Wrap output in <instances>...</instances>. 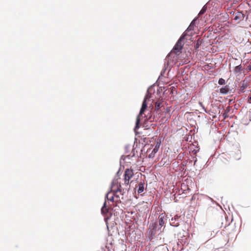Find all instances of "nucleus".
Segmentation results:
<instances>
[{"label": "nucleus", "instance_id": "nucleus-13", "mask_svg": "<svg viewBox=\"0 0 251 251\" xmlns=\"http://www.w3.org/2000/svg\"><path fill=\"white\" fill-rule=\"evenodd\" d=\"M180 217L176 215L174 218L171 219V225L174 226H177L179 225V219Z\"/></svg>", "mask_w": 251, "mask_h": 251}, {"label": "nucleus", "instance_id": "nucleus-2", "mask_svg": "<svg viewBox=\"0 0 251 251\" xmlns=\"http://www.w3.org/2000/svg\"><path fill=\"white\" fill-rule=\"evenodd\" d=\"M111 191L117 194L120 193V195L123 196L124 190L122 189L121 183L118 179H115L113 180L111 186Z\"/></svg>", "mask_w": 251, "mask_h": 251}, {"label": "nucleus", "instance_id": "nucleus-19", "mask_svg": "<svg viewBox=\"0 0 251 251\" xmlns=\"http://www.w3.org/2000/svg\"><path fill=\"white\" fill-rule=\"evenodd\" d=\"M242 70V67L241 66V65L237 66L234 68V72L235 73H240Z\"/></svg>", "mask_w": 251, "mask_h": 251}, {"label": "nucleus", "instance_id": "nucleus-4", "mask_svg": "<svg viewBox=\"0 0 251 251\" xmlns=\"http://www.w3.org/2000/svg\"><path fill=\"white\" fill-rule=\"evenodd\" d=\"M134 173L133 170L131 169H126L124 173V182L125 184L128 185L132 181H130L131 178L133 176Z\"/></svg>", "mask_w": 251, "mask_h": 251}, {"label": "nucleus", "instance_id": "nucleus-14", "mask_svg": "<svg viewBox=\"0 0 251 251\" xmlns=\"http://www.w3.org/2000/svg\"><path fill=\"white\" fill-rule=\"evenodd\" d=\"M145 182L144 181L139 182L138 185L137 192L139 194L142 193L144 190Z\"/></svg>", "mask_w": 251, "mask_h": 251}, {"label": "nucleus", "instance_id": "nucleus-17", "mask_svg": "<svg viewBox=\"0 0 251 251\" xmlns=\"http://www.w3.org/2000/svg\"><path fill=\"white\" fill-rule=\"evenodd\" d=\"M108 208L106 207V201L104 202L103 206L102 207L101 209V213L103 214H106L108 212Z\"/></svg>", "mask_w": 251, "mask_h": 251}, {"label": "nucleus", "instance_id": "nucleus-3", "mask_svg": "<svg viewBox=\"0 0 251 251\" xmlns=\"http://www.w3.org/2000/svg\"><path fill=\"white\" fill-rule=\"evenodd\" d=\"M148 99V98L147 97V96H146V97L145 98V99L144 100L141 108L139 114L138 115V116H137V117L136 118L135 129L139 128L140 127L139 124H140V117L142 116L143 114L144 113V111L147 109V100Z\"/></svg>", "mask_w": 251, "mask_h": 251}, {"label": "nucleus", "instance_id": "nucleus-15", "mask_svg": "<svg viewBox=\"0 0 251 251\" xmlns=\"http://www.w3.org/2000/svg\"><path fill=\"white\" fill-rule=\"evenodd\" d=\"M248 83L247 81H246L245 80H243L239 89L240 92L241 93L244 92L245 90L248 87Z\"/></svg>", "mask_w": 251, "mask_h": 251}, {"label": "nucleus", "instance_id": "nucleus-24", "mask_svg": "<svg viewBox=\"0 0 251 251\" xmlns=\"http://www.w3.org/2000/svg\"><path fill=\"white\" fill-rule=\"evenodd\" d=\"M183 63H187V60H185V61L183 62Z\"/></svg>", "mask_w": 251, "mask_h": 251}, {"label": "nucleus", "instance_id": "nucleus-1", "mask_svg": "<svg viewBox=\"0 0 251 251\" xmlns=\"http://www.w3.org/2000/svg\"><path fill=\"white\" fill-rule=\"evenodd\" d=\"M179 53H176V52L171 51L165 59L168 65L173 66L176 64L179 59Z\"/></svg>", "mask_w": 251, "mask_h": 251}, {"label": "nucleus", "instance_id": "nucleus-22", "mask_svg": "<svg viewBox=\"0 0 251 251\" xmlns=\"http://www.w3.org/2000/svg\"><path fill=\"white\" fill-rule=\"evenodd\" d=\"M199 46H200V43L199 42V40H198L197 43L195 45V48L196 49H197L199 48Z\"/></svg>", "mask_w": 251, "mask_h": 251}, {"label": "nucleus", "instance_id": "nucleus-10", "mask_svg": "<svg viewBox=\"0 0 251 251\" xmlns=\"http://www.w3.org/2000/svg\"><path fill=\"white\" fill-rule=\"evenodd\" d=\"M234 20L239 23L240 21H243L244 19V14L242 12H238L235 14Z\"/></svg>", "mask_w": 251, "mask_h": 251}, {"label": "nucleus", "instance_id": "nucleus-6", "mask_svg": "<svg viewBox=\"0 0 251 251\" xmlns=\"http://www.w3.org/2000/svg\"><path fill=\"white\" fill-rule=\"evenodd\" d=\"M160 144V141H157L154 148L152 150H151V149H149L148 150L147 152L149 153L148 156L149 158L152 159L154 157L155 154L158 151Z\"/></svg>", "mask_w": 251, "mask_h": 251}, {"label": "nucleus", "instance_id": "nucleus-11", "mask_svg": "<svg viewBox=\"0 0 251 251\" xmlns=\"http://www.w3.org/2000/svg\"><path fill=\"white\" fill-rule=\"evenodd\" d=\"M165 218L166 214L165 213H161L158 217L159 225L161 227L165 224V220H166Z\"/></svg>", "mask_w": 251, "mask_h": 251}, {"label": "nucleus", "instance_id": "nucleus-8", "mask_svg": "<svg viewBox=\"0 0 251 251\" xmlns=\"http://www.w3.org/2000/svg\"><path fill=\"white\" fill-rule=\"evenodd\" d=\"M183 39V36L180 37V38L179 39V40L174 46L173 50L172 51L176 52V53L179 54L181 52V50L184 45V43H183L182 41Z\"/></svg>", "mask_w": 251, "mask_h": 251}, {"label": "nucleus", "instance_id": "nucleus-7", "mask_svg": "<svg viewBox=\"0 0 251 251\" xmlns=\"http://www.w3.org/2000/svg\"><path fill=\"white\" fill-rule=\"evenodd\" d=\"M195 22V20H194L193 21H192V22L191 23L190 25L188 27L187 29L183 33L182 36H183V37L184 38L185 36H192L194 34V33H195V32H194Z\"/></svg>", "mask_w": 251, "mask_h": 251}, {"label": "nucleus", "instance_id": "nucleus-18", "mask_svg": "<svg viewBox=\"0 0 251 251\" xmlns=\"http://www.w3.org/2000/svg\"><path fill=\"white\" fill-rule=\"evenodd\" d=\"M162 101L161 100H158L155 103V110H158L162 106Z\"/></svg>", "mask_w": 251, "mask_h": 251}, {"label": "nucleus", "instance_id": "nucleus-12", "mask_svg": "<svg viewBox=\"0 0 251 251\" xmlns=\"http://www.w3.org/2000/svg\"><path fill=\"white\" fill-rule=\"evenodd\" d=\"M230 155L235 160H239L241 157V152L240 150L236 149L232 151Z\"/></svg>", "mask_w": 251, "mask_h": 251}, {"label": "nucleus", "instance_id": "nucleus-21", "mask_svg": "<svg viewBox=\"0 0 251 251\" xmlns=\"http://www.w3.org/2000/svg\"><path fill=\"white\" fill-rule=\"evenodd\" d=\"M206 11V9L204 7L202 8V9L200 11V12L199 13V15H202L204 13V12Z\"/></svg>", "mask_w": 251, "mask_h": 251}, {"label": "nucleus", "instance_id": "nucleus-16", "mask_svg": "<svg viewBox=\"0 0 251 251\" xmlns=\"http://www.w3.org/2000/svg\"><path fill=\"white\" fill-rule=\"evenodd\" d=\"M229 87L228 85H226L223 87H222L220 89V92L221 93L223 94H227L229 92Z\"/></svg>", "mask_w": 251, "mask_h": 251}, {"label": "nucleus", "instance_id": "nucleus-20", "mask_svg": "<svg viewBox=\"0 0 251 251\" xmlns=\"http://www.w3.org/2000/svg\"><path fill=\"white\" fill-rule=\"evenodd\" d=\"M218 83L220 85H224L225 84V80L224 79L221 78L219 79Z\"/></svg>", "mask_w": 251, "mask_h": 251}, {"label": "nucleus", "instance_id": "nucleus-26", "mask_svg": "<svg viewBox=\"0 0 251 251\" xmlns=\"http://www.w3.org/2000/svg\"><path fill=\"white\" fill-rule=\"evenodd\" d=\"M200 104L201 105V104H202V103H201V102H200Z\"/></svg>", "mask_w": 251, "mask_h": 251}, {"label": "nucleus", "instance_id": "nucleus-25", "mask_svg": "<svg viewBox=\"0 0 251 251\" xmlns=\"http://www.w3.org/2000/svg\"><path fill=\"white\" fill-rule=\"evenodd\" d=\"M190 189L189 188H187V190L189 191Z\"/></svg>", "mask_w": 251, "mask_h": 251}, {"label": "nucleus", "instance_id": "nucleus-23", "mask_svg": "<svg viewBox=\"0 0 251 251\" xmlns=\"http://www.w3.org/2000/svg\"><path fill=\"white\" fill-rule=\"evenodd\" d=\"M247 68H248V70L251 71V65L248 66Z\"/></svg>", "mask_w": 251, "mask_h": 251}, {"label": "nucleus", "instance_id": "nucleus-5", "mask_svg": "<svg viewBox=\"0 0 251 251\" xmlns=\"http://www.w3.org/2000/svg\"><path fill=\"white\" fill-rule=\"evenodd\" d=\"M105 199H107L108 201L111 202H119L120 201V195L114 193L111 191L107 193L105 197Z\"/></svg>", "mask_w": 251, "mask_h": 251}, {"label": "nucleus", "instance_id": "nucleus-9", "mask_svg": "<svg viewBox=\"0 0 251 251\" xmlns=\"http://www.w3.org/2000/svg\"><path fill=\"white\" fill-rule=\"evenodd\" d=\"M156 223H151L150 225L149 229H150V238L151 239H152L153 238V237L154 236L155 234V231H156Z\"/></svg>", "mask_w": 251, "mask_h": 251}]
</instances>
